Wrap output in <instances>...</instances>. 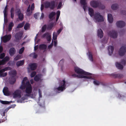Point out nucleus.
Returning <instances> with one entry per match:
<instances>
[{
	"instance_id": "obj_44",
	"label": "nucleus",
	"mask_w": 126,
	"mask_h": 126,
	"mask_svg": "<svg viewBox=\"0 0 126 126\" xmlns=\"http://www.w3.org/2000/svg\"><path fill=\"white\" fill-rule=\"evenodd\" d=\"M24 50V47H22L19 50V53L20 54H22Z\"/></svg>"
},
{
	"instance_id": "obj_64",
	"label": "nucleus",
	"mask_w": 126,
	"mask_h": 126,
	"mask_svg": "<svg viewBox=\"0 0 126 126\" xmlns=\"http://www.w3.org/2000/svg\"><path fill=\"white\" fill-rule=\"evenodd\" d=\"M30 94H25L24 96H30Z\"/></svg>"
},
{
	"instance_id": "obj_22",
	"label": "nucleus",
	"mask_w": 126,
	"mask_h": 126,
	"mask_svg": "<svg viewBox=\"0 0 126 126\" xmlns=\"http://www.w3.org/2000/svg\"><path fill=\"white\" fill-rule=\"evenodd\" d=\"M8 88L7 87H5L3 90V92L4 94L5 95H8Z\"/></svg>"
},
{
	"instance_id": "obj_13",
	"label": "nucleus",
	"mask_w": 126,
	"mask_h": 126,
	"mask_svg": "<svg viewBox=\"0 0 126 126\" xmlns=\"http://www.w3.org/2000/svg\"><path fill=\"white\" fill-rule=\"evenodd\" d=\"M11 38V34L6 35L3 36L2 38L3 42L4 43H6L9 41Z\"/></svg>"
},
{
	"instance_id": "obj_30",
	"label": "nucleus",
	"mask_w": 126,
	"mask_h": 126,
	"mask_svg": "<svg viewBox=\"0 0 126 126\" xmlns=\"http://www.w3.org/2000/svg\"><path fill=\"white\" fill-rule=\"evenodd\" d=\"M55 14L56 13L54 12H51L48 15V17L50 19H51L54 16Z\"/></svg>"
},
{
	"instance_id": "obj_50",
	"label": "nucleus",
	"mask_w": 126,
	"mask_h": 126,
	"mask_svg": "<svg viewBox=\"0 0 126 126\" xmlns=\"http://www.w3.org/2000/svg\"><path fill=\"white\" fill-rule=\"evenodd\" d=\"M100 82L96 80H94V83L96 85H98L100 83Z\"/></svg>"
},
{
	"instance_id": "obj_7",
	"label": "nucleus",
	"mask_w": 126,
	"mask_h": 126,
	"mask_svg": "<svg viewBox=\"0 0 126 126\" xmlns=\"http://www.w3.org/2000/svg\"><path fill=\"white\" fill-rule=\"evenodd\" d=\"M126 52V46H122L118 51L119 55L121 56H124Z\"/></svg>"
},
{
	"instance_id": "obj_14",
	"label": "nucleus",
	"mask_w": 126,
	"mask_h": 126,
	"mask_svg": "<svg viewBox=\"0 0 126 126\" xmlns=\"http://www.w3.org/2000/svg\"><path fill=\"white\" fill-rule=\"evenodd\" d=\"M91 6L94 7H96L99 5V2L97 0H92L90 2Z\"/></svg>"
},
{
	"instance_id": "obj_43",
	"label": "nucleus",
	"mask_w": 126,
	"mask_h": 126,
	"mask_svg": "<svg viewBox=\"0 0 126 126\" xmlns=\"http://www.w3.org/2000/svg\"><path fill=\"white\" fill-rule=\"evenodd\" d=\"M31 56L33 57L34 58H36L37 56V55L35 53H33L31 54Z\"/></svg>"
},
{
	"instance_id": "obj_4",
	"label": "nucleus",
	"mask_w": 126,
	"mask_h": 126,
	"mask_svg": "<svg viewBox=\"0 0 126 126\" xmlns=\"http://www.w3.org/2000/svg\"><path fill=\"white\" fill-rule=\"evenodd\" d=\"M94 19L98 22H102L104 21L103 16L99 13H95L94 15Z\"/></svg>"
},
{
	"instance_id": "obj_61",
	"label": "nucleus",
	"mask_w": 126,
	"mask_h": 126,
	"mask_svg": "<svg viewBox=\"0 0 126 126\" xmlns=\"http://www.w3.org/2000/svg\"><path fill=\"white\" fill-rule=\"evenodd\" d=\"M28 79V78L27 77H25L24 78L23 80V81H25Z\"/></svg>"
},
{
	"instance_id": "obj_25",
	"label": "nucleus",
	"mask_w": 126,
	"mask_h": 126,
	"mask_svg": "<svg viewBox=\"0 0 126 126\" xmlns=\"http://www.w3.org/2000/svg\"><path fill=\"white\" fill-rule=\"evenodd\" d=\"M115 65L116 67L119 69L122 70L123 68V65L118 62H116Z\"/></svg>"
},
{
	"instance_id": "obj_6",
	"label": "nucleus",
	"mask_w": 126,
	"mask_h": 126,
	"mask_svg": "<svg viewBox=\"0 0 126 126\" xmlns=\"http://www.w3.org/2000/svg\"><path fill=\"white\" fill-rule=\"evenodd\" d=\"M26 93L27 94H31L32 91V85L30 84L29 81H28L26 82Z\"/></svg>"
},
{
	"instance_id": "obj_20",
	"label": "nucleus",
	"mask_w": 126,
	"mask_h": 126,
	"mask_svg": "<svg viewBox=\"0 0 126 126\" xmlns=\"http://www.w3.org/2000/svg\"><path fill=\"white\" fill-rule=\"evenodd\" d=\"M108 19L109 22L110 23H112L113 21V18L112 15L109 14L108 15Z\"/></svg>"
},
{
	"instance_id": "obj_47",
	"label": "nucleus",
	"mask_w": 126,
	"mask_h": 126,
	"mask_svg": "<svg viewBox=\"0 0 126 126\" xmlns=\"http://www.w3.org/2000/svg\"><path fill=\"white\" fill-rule=\"evenodd\" d=\"M20 56L19 55H17L14 58V60L17 61L20 59Z\"/></svg>"
},
{
	"instance_id": "obj_49",
	"label": "nucleus",
	"mask_w": 126,
	"mask_h": 126,
	"mask_svg": "<svg viewBox=\"0 0 126 126\" xmlns=\"http://www.w3.org/2000/svg\"><path fill=\"white\" fill-rule=\"evenodd\" d=\"M48 42H50L51 41V36L50 35H49L46 38Z\"/></svg>"
},
{
	"instance_id": "obj_31",
	"label": "nucleus",
	"mask_w": 126,
	"mask_h": 126,
	"mask_svg": "<svg viewBox=\"0 0 126 126\" xmlns=\"http://www.w3.org/2000/svg\"><path fill=\"white\" fill-rule=\"evenodd\" d=\"M14 24L13 22H11L9 24L8 27V31H10L12 30L13 27L14 26Z\"/></svg>"
},
{
	"instance_id": "obj_29",
	"label": "nucleus",
	"mask_w": 126,
	"mask_h": 126,
	"mask_svg": "<svg viewBox=\"0 0 126 126\" xmlns=\"http://www.w3.org/2000/svg\"><path fill=\"white\" fill-rule=\"evenodd\" d=\"M41 78V75L38 74L36 75L34 78V80L35 81H38Z\"/></svg>"
},
{
	"instance_id": "obj_54",
	"label": "nucleus",
	"mask_w": 126,
	"mask_h": 126,
	"mask_svg": "<svg viewBox=\"0 0 126 126\" xmlns=\"http://www.w3.org/2000/svg\"><path fill=\"white\" fill-rule=\"evenodd\" d=\"M39 94V98H41L42 97V93L40 89L38 90Z\"/></svg>"
},
{
	"instance_id": "obj_11",
	"label": "nucleus",
	"mask_w": 126,
	"mask_h": 126,
	"mask_svg": "<svg viewBox=\"0 0 126 126\" xmlns=\"http://www.w3.org/2000/svg\"><path fill=\"white\" fill-rule=\"evenodd\" d=\"M21 92V91L20 90H16L13 94V97L16 98L18 97H20Z\"/></svg>"
},
{
	"instance_id": "obj_15",
	"label": "nucleus",
	"mask_w": 126,
	"mask_h": 126,
	"mask_svg": "<svg viewBox=\"0 0 126 126\" xmlns=\"http://www.w3.org/2000/svg\"><path fill=\"white\" fill-rule=\"evenodd\" d=\"M80 3L81 5L83 6V8H89L87 0H80Z\"/></svg>"
},
{
	"instance_id": "obj_62",
	"label": "nucleus",
	"mask_w": 126,
	"mask_h": 126,
	"mask_svg": "<svg viewBox=\"0 0 126 126\" xmlns=\"http://www.w3.org/2000/svg\"><path fill=\"white\" fill-rule=\"evenodd\" d=\"M121 63L123 64H125L126 63V62L124 60H123L121 61Z\"/></svg>"
},
{
	"instance_id": "obj_3",
	"label": "nucleus",
	"mask_w": 126,
	"mask_h": 126,
	"mask_svg": "<svg viewBox=\"0 0 126 126\" xmlns=\"http://www.w3.org/2000/svg\"><path fill=\"white\" fill-rule=\"evenodd\" d=\"M10 74L13 76L10 78L9 83L11 84H13L16 81L15 76L16 74V70H14L12 71Z\"/></svg>"
},
{
	"instance_id": "obj_17",
	"label": "nucleus",
	"mask_w": 126,
	"mask_h": 126,
	"mask_svg": "<svg viewBox=\"0 0 126 126\" xmlns=\"http://www.w3.org/2000/svg\"><path fill=\"white\" fill-rule=\"evenodd\" d=\"M16 51V50L14 48L11 47L9 50V53L10 56H13L15 54Z\"/></svg>"
},
{
	"instance_id": "obj_42",
	"label": "nucleus",
	"mask_w": 126,
	"mask_h": 126,
	"mask_svg": "<svg viewBox=\"0 0 126 126\" xmlns=\"http://www.w3.org/2000/svg\"><path fill=\"white\" fill-rule=\"evenodd\" d=\"M47 28V25H44L42 28V32H44L46 31Z\"/></svg>"
},
{
	"instance_id": "obj_24",
	"label": "nucleus",
	"mask_w": 126,
	"mask_h": 126,
	"mask_svg": "<svg viewBox=\"0 0 126 126\" xmlns=\"http://www.w3.org/2000/svg\"><path fill=\"white\" fill-rule=\"evenodd\" d=\"M47 47V46L44 44H40L39 46V48L41 50H45L46 49Z\"/></svg>"
},
{
	"instance_id": "obj_23",
	"label": "nucleus",
	"mask_w": 126,
	"mask_h": 126,
	"mask_svg": "<svg viewBox=\"0 0 126 126\" xmlns=\"http://www.w3.org/2000/svg\"><path fill=\"white\" fill-rule=\"evenodd\" d=\"M24 60L18 61L16 63V65L18 67L22 66L24 64Z\"/></svg>"
},
{
	"instance_id": "obj_26",
	"label": "nucleus",
	"mask_w": 126,
	"mask_h": 126,
	"mask_svg": "<svg viewBox=\"0 0 126 126\" xmlns=\"http://www.w3.org/2000/svg\"><path fill=\"white\" fill-rule=\"evenodd\" d=\"M54 25H56L55 23L54 22L52 23H50L47 25V29L48 30H51L53 27Z\"/></svg>"
},
{
	"instance_id": "obj_19",
	"label": "nucleus",
	"mask_w": 126,
	"mask_h": 126,
	"mask_svg": "<svg viewBox=\"0 0 126 126\" xmlns=\"http://www.w3.org/2000/svg\"><path fill=\"white\" fill-rule=\"evenodd\" d=\"M97 35L100 38H101L103 36V32L101 29H98L97 32Z\"/></svg>"
},
{
	"instance_id": "obj_53",
	"label": "nucleus",
	"mask_w": 126,
	"mask_h": 126,
	"mask_svg": "<svg viewBox=\"0 0 126 126\" xmlns=\"http://www.w3.org/2000/svg\"><path fill=\"white\" fill-rule=\"evenodd\" d=\"M3 59L6 62H7L9 60L10 58L8 56H6Z\"/></svg>"
},
{
	"instance_id": "obj_9",
	"label": "nucleus",
	"mask_w": 126,
	"mask_h": 126,
	"mask_svg": "<svg viewBox=\"0 0 126 126\" xmlns=\"http://www.w3.org/2000/svg\"><path fill=\"white\" fill-rule=\"evenodd\" d=\"M108 35L110 37L113 38H117L118 36L117 32L116 31L114 30L110 31L108 33Z\"/></svg>"
},
{
	"instance_id": "obj_16",
	"label": "nucleus",
	"mask_w": 126,
	"mask_h": 126,
	"mask_svg": "<svg viewBox=\"0 0 126 126\" xmlns=\"http://www.w3.org/2000/svg\"><path fill=\"white\" fill-rule=\"evenodd\" d=\"M117 26L119 28H122L125 26V22L122 21H117L116 23Z\"/></svg>"
},
{
	"instance_id": "obj_51",
	"label": "nucleus",
	"mask_w": 126,
	"mask_h": 126,
	"mask_svg": "<svg viewBox=\"0 0 126 126\" xmlns=\"http://www.w3.org/2000/svg\"><path fill=\"white\" fill-rule=\"evenodd\" d=\"M5 56V54L4 53L1 54L0 55V59H2Z\"/></svg>"
},
{
	"instance_id": "obj_45",
	"label": "nucleus",
	"mask_w": 126,
	"mask_h": 126,
	"mask_svg": "<svg viewBox=\"0 0 126 126\" xmlns=\"http://www.w3.org/2000/svg\"><path fill=\"white\" fill-rule=\"evenodd\" d=\"M36 72L35 71L32 72L31 74V78L33 77L36 74Z\"/></svg>"
},
{
	"instance_id": "obj_12",
	"label": "nucleus",
	"mask_w": 126,
	"mask_h": 126,
	"mask_svg": "<svg viewBox=\"0 0 126 126\" xmlns=\"http://www.w3.org/2000/svg\"><path fill=\"white\" fill-rule=\"evenodd\" d=\"M23 35L22 33L21 32L16 33L15 35V37L16 42H18L21 39Z\"/></svg>"
},
{
	"instance_id": "obj_32",
	"label": "nucleus",
	"mask_w": 126,
	"mask_h": 126,
	"mask_svg": "<svg viewBox=\"0 0 126 126\" xmlns=\"http://www.w3.org/2000/svg\"><path fill=\"white\" fill-rule=\"evenodd\" d=\"M112 75L114 78H121L123 77V76L122 74H113Z\"/></svg>"
},
{
	"instance_id": "obj_34",
	"label": "nucleus",
	"mask_w": 126,
	"mask_h": 126,
	"mask_svg": "<svg viewBox=\"0 0 126 126\" xmlns=\"http://www.w3.org/2000/svg\"><path fill=\"white\" fill-rule=\"evenodd\" d=\"M57 33L55 32H53V33L52 40H55L57 39Z\"/></svg>"
},
{
	"instance_id": "obj_58",
	"label": "nucleus",
	"mask_w": 126,
	"mask_h": 126,
	"mask_svg": "<svg viewBox=\"0 0 126 126\" xmlns=\"http://www.w3.org/2000/svg\"><path fill=\"white\" fill-rule=\"evenodd\" d=\"M44 14L43 13H42L41 14V16L40 17V19H43L44 18Z\"/></svg>"
},
{
	"instance_id": "obj_55",
	"label": "nucleus",
	"mask_w": 126,
	"mask_h": 126,
	"mask_svg": "<svg viewBox=\"0 0 126 126\" xmlns=\"http://www.w3.org/2000/svg\"><path fill=\"white\" fill-rule=\"evenodd\" d=\"M121 13L123 15H126V11L125 10H122L121 11Z\"/></svg>"
},
{
	"instance_id": "obj_10",
	"label": "nucleus",
	"mask_w": 126,
	"mask_h": 126,
	"mask_svg": "<svg viewBox=\"0 0 126 126\" xmlns=\"http://www.w3.org/2000/svg\"><path fill=\"white\" fill-rule=\"evenodd\" d=\"M9 67H6L0 70V76L1 77H4L6 76L7 75V73L5 72L3 73L5 71L8 70Z\"/></svg>"
},
{
	"instance_id": "obj_33",
	"label": "nucleus",
	"mask_w": 126,
	"mask_h": 126,
	"mask_svg": "<svg viewBox=\"0 0 126 126\" xmlns=\"http://www.w3.org/2000/svg\"><path fill=\"white\" fill-rule=\"evenodd\" d=\"M32 12L31 11L30 8H27L26 13L27 16H29L32 15Z\"/></svg>"
},
{
	"instance_id": "obj_38",
	"label": "nucleus",
	"mask_w": 126,
	"mask_h": 126,
	"mask_svg": "<svg viewBox=\"0 0 126 126\" xmlns=\"http://www.w3.org/2000/svg\"><path fill=\"white\" fill-rule=\"evenodd\" d=\"M0 102L3 104H10V102H12V101H11L10 102H9L7 101H3L0 100Z\"/></svg>"
},
{
	"instance_id": "obj_37",
	"label": "nucleus",
	"mask_w": 126,
	"mask_h": 126,
	"mask_svg": "<svg viewBox=\"0 0 126 126\" xmlns=\"http://www.w3.org/2000/svg\"><path fill=\"white\" fill-rule=\"evenodd\" d=\"M30 27V24L29 23H26L25 25L24 28L25 30H27Z\"/></svg>"
},
{
	"instance_id": "obj_48",
	"label": "nucleus",
	"mask_w": 126,
	"mask_h": 126,
	"mask_svg": "<svg viewBox=\"0 0 126 126\" xmlns=\"http://www.w3.org/2000/svg\"><path fill=\"white\" fill-rule=\"evenodd\" d=\"M26 85L21 84L20 87V89L22 90H23L25 88H26Z\"/></svg>"
},
{
	"instance_id": "obj_41",
	"label": "nucleus",
	"mask_w": 126,
	"mask_h": 126,
	"mask_svg": "<svg viewBox=\"0 0 126 126\" xmlns=\"http://www.w3.org/2000/svg\"><path fill=\"white\" fill-rule=\"evenodd\" d=\"M119 7V5L118 4L114 3L112 5L111 8H117Z\"/></svg>"
},
{
	"instance_id": "obj_5",
	"label": "nucleus",
	"mask_w": 126,
	"mask_h": 126,
	"mask_svg": "<svg viewBox=\"0 0 126 126\" xmlns=\"http://www.w3.org/2000/svg\"><path fill=\"white\" fill-rule=\"evenodd\" d=\"M66 82L65 80H63L61 81L60 83V86L56 88L55 90L56 91H62L64 89H65Z\"/></svg>"
},
{
	"instance_id": "obj_28",
	"label": "nucleus",
	"mask_w": 126,
	"mask_h": 126,
	"mask_svg": "<svg viewBox=\"0 0 126 126\" xmlns=\"http://www.w3.org/2000/svg\"><path fill=\"white\" fill-rule=\"evenodd\" d=\"M8 8H4V9L3 11L4 14V21L6 22H7V20H6V21L5 18H6L7 15V10Z\"/></svg>"
},
{
	"instance_id": "obj_18",
	"label": "nucleus",
	"mask_w": 126,
	"mask_h": 126,
	"mask_svg": "<svg viewBox=\"0 0 126 126\" xmlns=\"http://www.w3.org/2000/svg\"><path fill=\"white\" fill-rule=\"evenodd\" d=\"M108 50L109 51V54L110 55L113 53L114 48V47L112 46H109L108 47Z\"/></svg>"
},
{
	"instance_id": "obj_27",
	"label": "nucleus",
	"mask_w": 126,
	"mask_h": 126,
	"mask_svg": "<svg viewBox=\"0 0 126 126\" xmlns=\"http://www.w3.org/2000/svg\"><path fill=\"white\" fill-rule=\"evenodd\" d=\"M88 13L91 16H94V11L93 8H88Z\"/></svg>"
},
{
	"instance_id": "obj_35",
	"label": "nucleus",
	"mask_w": 126,
	"mask_h": 126,
	"mask_svg": "<svg viewBox=\"0 0 126 126\" xmlns=\"http://www.w3.org/2000/svg\"><path fill=\"white\" fill-rule=\"evenodd\" d=\"M24 24V22H23L22 23L18 24L17 27V28H19L22 27Z\"/></svg>"
},
{
	"instance_id": "obj_52",
	"label": "nucleus",
	"mask_w": 126,
	"mask_h": 126,
	"mask_svg": "<svg viewBox=\"0 0 126 126\" xmlns=\"http://www.w3.org/2000/svg\"><path fill=\"white\" fill-rule=\"evenodd\" d=\"M49 34L48 33H44L42 36V37L43 38H45L46 37L47 38V37L49 35Z\"/></svg>"
},
{
	"instance_id": "obj_39",
	"label": "nucleus",
	"mask_w": 126,
	"mask_h": 126,
	"mask_svg": "<svg viewBox=\"0 0 126 126\" xmlns=\"http://www.w3.org/2000/svg\"><path fill=\"white\" fill-rule=\"evenodd\" d=\"M60 11H58L56 13L57 16L56 19V21L57 22L58 21L59 16L60 15Z\"/></svg>"
},
{
	"instance_id": "obj_46",
	"label": "nucleus",
	"mask_w": 126,
	"mask_h": 126,
	"mask_svg": "<svg viewBox=\"0 0 126 126\" xmlns=\"http://www.w3.org/2000/svg\"><path fill=\"white\" fill-rule=\"evenodd\" d=\"M6 63L4 59H2L1 61H0V65H4Z\"/></svg>"
},
{
	"instance_id": "obj_56",
	"label": "nucleus",
	"mask_w": 126,
	"mask_h": 126,
	"mask_svg": "<svg viewBox=\"0 0 126 126\" xmlns=\"http://www.w3.org/2000/svg\"><path fill=\"white\" fill-rule=\"evenodd\" d=\"M62 29L61 28L59 30H58L57 31V34H58V35H59L60 33L61 32L62 30Z\"/></svg>"
},
{
	"instance_id": "obj_2",
	"label": "nucleus",
	"mask_w": 126,
	"mask_h": 126,
	"mask_svg": "<svg viewBox=\"0 0 126 126\" xmlns=\"http://www.w3.org/2000/svg\"><path fill=\"white\" fill-rule=\"evenodd\" d=\"M57 5V4L54 1H52L50 2H47L44 4V5L43 4L41 5V8H43L44 7L46 8L50 7V8H53L55 7L56 5Z\"/></svg>"
},
{
	"instance_id": "obj_1",
	"label": "nucleus",
	"mask_w": 126,
	"mask_h": 126,
	"mask_svg": "<svg viewBox=\"0 0 126 126\" xmlns=\"http://www.w3.org/2000/svg\"><path fill=\"white\" fill-rule=\"evenodd\" d=\"M74 70L75 72L79 75H77L75 74H72V76L74 78L77 77L78 78H85L88 79L92 78L91 76L92 74L91 73L85 71L77 67H74Z\"/></svg>"
},
{
	"instance_id": "obj_57",
	"label": "nucleus",
	"mask_w": 126,
	"mask_h": 126,
	"mask_svg": "<svg viewBox=\"0 0 126 126\" xmlns=\"http://www.w3.org/2000/svg\"><path fill=\"white\" fill-rule=\"evenodd\" d=\"M38 45L35 46L34 47V50L35 51L38 48Z\"/></svg>"
},
{
	"instance_id": "obj_40",
	"label": "nucleus",
	"mask_w": 126,
	"mask_h": 126,
	"mask_svg": "<svg viewBox=\"0 0 126 126\" xmlns=\"http://www.w3.org/2000/svg\"><path fill=\"white\" fill-rule=\"evenodd\" d=\"M88 53H89L88 56H89V59L91 61H93V59L92 55L91 53V52H89Z\"/></svg>"
},
{
	"instance_id": "obj_63",
	"label": "nucleus",
	"mask_w": 126,
	"mask_h": 126,
	"mask_svg": "<svg viewBox=\"0 0 126 126\" xmlns=\"http://www.w3.org/2000/svg\"><path fill=\"white\" fill-rule=\"evenodd\" d=\"M64 61V59H62L60 60V62L59 63H61L63 64V63Z\"/></svg>"
},
{
	"instance_id": "obj_8",
	"label": "nucleus",
	"mask_w": 126,
	"mask_h": 126,
	"mask_svg": "<svg viewBox=\"0 0 126 126\" xmlns=\"http://www.w3.org/2000/svg\"><path fill=\"white\" fill-rule=\"evenodd\" d=\"M16 14L18 16V19L20 21H22L24 18V15L21 13L19 8H17L16 9Z\"/></svg>"
},
{
	"instance_id": "obj_59",
	"label": "nucleus",
	"mask_w": 126,
	"mask_h": 126,
	"mask_svg": "<svg viewBox=\"0 0 126 126\" xmlns=\"http://www.w3.org/2000/svg\"><path fill=\"white\" fill-rule=\"evenodd\" d=\"M62 5V3L61 2H60L58 5V8H60V7H61Z\"/></svg>"
},
{
	"instance_id": "obj_36",
	"label": "nucleus",
	"mask_w": 126,
	"mask_h": 126,
	"mask_svg": "<svg viewBox=\"0 0 126 126\" xmlns=\"http://www.w3.org/2000/svg\"><path fill=\"white\" fill-rule=\"evenodd\" d=\"M14 8H11V17L12 19L13 18L14 16Z\"/></svg>"
},
{
	"instance_id": "obj_60",
	"label": "nucleus",
	"mask_w": 126,
	"mask_h": 126,
	"mask_svg": "<svg viewBox=\"0 0 126 126\" xmlns=\"http://www.w3.org/2000/svg\"><path fill=\"white\" fill-rule=\"evenodd\" d=\"M3 50V48L2 47L0 46V53Z\"/></svg>"
},
{
	"instance_id": "obj_21",
	"label": "nucleus",
	"mask_w": 126,
	"mask_h": 126,
	"mask_svg": "<svg viewBox=\"0 0 126 126\" xmlns=\"http://www.w3.org/2000/svg\"><path fill=\"white\" fill-rule=\"evenodd\" d=\"M29 67H30V69L32 70H35L37 68V65L36 63H34L29 65Z\"/></svg>"
}]
</instances>
